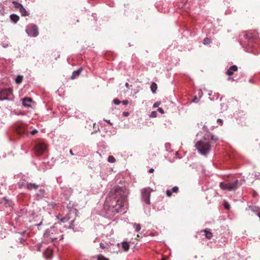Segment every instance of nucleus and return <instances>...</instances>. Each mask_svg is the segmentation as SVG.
Here are the masks:
<instances>
[{"label":"nucleus","instance_id":"obj_4","mask_svg":"<svg viewBox=\"0 0 260 260\" xmlns=\"http://www.w3.org/2000/svg\"><path fill=\"white\" fill-rule=\"evenodd\" d=\"M152 191V190L150 187L145 188L141 190L142 200L148 205L150 204V197Z\"/></svg>","mask_w":260,"mask_h":260},{"label":"nucleus","instance_id":"obj_32","mask_svg":"<svg viewBox=\"0 0 260 260\" xmlns=\"http://www.w3.org/2000/svg\"><path fill=\"white\" fill-rule=\"evenodd\" d=\"M224 206L225 208L227 209H229L230 207L229 204L227 202H224Z\"/></svg>","mask_w":260,"mask_h":260},{"label":"nucleus","instance_id":"obj_12","mask_svg":"<svg viewBox=\"0 0 260 260\" xmlns=\"http://www.w3.org/2000/svg\"><path fill=\"white\" fill-rule=\"evenodd\" d=\"M82 71V69L80 68L76 71H74L72 75L71 79H74L76 77L78 76Z\"/></svg>","mask_w":260,"mask_h":260},{"label":"nucleus","instance_id":"obj_11","mask_svg":"<svg viewBox=\"0 0 260 260\" xmlns=\"http://www.w3.org/2000/svg\"><path fill=\"white\" fill-rule=\"evenodd\" d=\"M32 102V99L30 98H24L22 99V105L26 107H30V103Z\"/></svg>","mask_w":260,"mask_h":260},{"label":"nucleus","instance_id":"obj_23","mask_svg":"<svg viewBox=\"0 0 260 260\" xmlns=\"http://www.w3.org/2000/svg\"><path fill=\"white\" fill-rule=\"evenodd\" d=\"M22 80H23V76H21V75H18V76H17V77H16V78L15 79V82L17 84H20V83L22 82Z\"/></svg>","mask_w":260,"mask_h":260},{"label":"nucleus","instance_id":"obj_9","mask_svg":"<svg viewBox=\"0 0 260 260\" xmlns=\"http://www.w3.org/2000/svg\"><path fill=\"white\" fill-rule=\"evenodd\" d=\"M179 190V188L177 186H174L171 189H168L166 191V194L167 197H171L173 193H177Z\"/></svg>","mask_w":260,"mask_h":260},{"label":"nucleus","instance_id":"obj_33","mask_svg":"<svg viewBox=\"0 0 260 260\" xmlns=\"http://www.w3.org/2000/svg\"><path fill=\"white\" fill-rule=\"evenodd\" d=\"M38 133V131L36 129H33L32 131H31L30 133L32 135H36V134H37Z\"/></svg>","mask_w":260,"mask_h":260},{"label":"nucleus","instance_id":"obj_28","mask_svg":"<svg viewBox=\"0 0 260 260\" xmlns=\"http://www.w3.org/2000/svg\"><path fill=\"white\" fill-rule=\"evenodd\" d=\"M97 260H109V259L106 258V257H105L102 255H99L98 256V259Z\"/></svg>","mask_w":260,"mask_h":260},{"label":"nucleus","instance_id":"obj_14","mask_svg":"<svg viewBox=\"0 0 260 260\" xmlns=\"http://www.w3.org/2000/svg\"><path fill=\"white\" fill-rule=\"evenodd\" d=\"M206 135H209V140L212 141L214 142H216L218 140V138L217 136L213 135L212 133H208Z\"/></svg>","mask_w":260,"mask_h":260},{"label":"nucleus","instance_id":"obj_36","mask_svg":"<svg viewBox=\"0 0 260 260\" xmlns=\"http://www.w3.org/2000/svg\"><path fill=\"white\" fill-rule=\"evenodd\" d=\"M217 122L218 123H219L220 125H222V120L221 119H218L217 120Z\"/></svg>","mask_w":260,"mask_h":260},{"label":"nucleus","instance_id":"obj_6","mask_svg":"<svg viewBox=\"0 0 260 260\" xmlns=\"http://www.w3.org/2000/svg\"><path fill=\"white\" fill-rule=\"evenodd\" d=\"M19 186L20 188L24 187L28 189V190H31L32 189L36 190L39 187V186L35 183L25 182L24 181L19 182Z\"/></svg>","mask_w":260,"mask_h":260},{"label":"nucleus","instance_id":"obj_30","mask_svg":"<svg viewBox=\"0 0 260 260\" xmlns=\"http://www.w3.org/2000/svg\"><path fill=\"white\" fill-rule=\"evenodd\" d=\"M68 220H69V218L64 217L60 218V221L61 222H63L64 223V222H67L68 221Z\"/></svg>","mask_w":260,"mask_h":260},{"label":"nucleus","instance_id":"obj_42","mask_svg":"<svg viewBox=\"0 0 260 260\" xmlns=\"http://www.w3.org/2000/svg\"><path fill=\"white\" fill-rule=\"evenodd\" d=\"M19 240H20V242L21 243H22H22L24 242V239L23 238H19Z\"/></svg>","mask_w":260,"mask_h":260},{"label":"nucleus","instance_id":"obj_24","mask_svg":"<svg viewBox=\"0 0 260 260\" xmlns=\"http://www.w3.org/2000/svg\"><path fill=\"white\" fill-rule=\"evenodd\" d=\"M134 226L135 228L136 232H139L141 229V226L140 224L134 223Z\"/></svg>","mask_w":260,"mask_h":260},{"label":"nucleus","instance_id":"obj_45","mask_svg":"<svg viewBox=\"0 0 260 260\" xmlns=\"http://www.w3.org/2000/svg\"><path fill=\"white\" fill-rule=\"evenodd\" d=\"M149 173H152L154 172V169L153 168H151L148 171Z\"/></svg>","mask_w":260,"mask_h":260},{"label":"nucleus","instance_id":"obj_2","mask_svg":"<svg viewBox=\"0 0 260 260\" xmlns=\"http://www.w3.org/2000/svg\"><path fill=\"white\" fill-rule=\"evenodd\" d=\"M198 152L202 155L207 156L211 150L209 142V135H205L203 139L198 141L195 144Z\"/></svg>","mask_w":260,"mask_h":260},{"label":"nucleus","instance_id":"obj_7","mask_svg":"<svg viewBox=\"0 0 260 260\" xmlns=\"http://www.w3.org/2000/svg\"><path fill=\"white\" fill-rule=\"evenodd\" d=\"M47 149V146L44 143H39L35 146V151L37 155L42 154Z\"/></svg>","mask_w":260,"mask_h":260},{"label":"nucleus","instance_id":"obj_5","mask_svg":"<svg viewBox=\"0 0 260 260\" xmlns=\"http://www.w3.org/2000/svg\"><path fill=\"white\" fill-rule=\"evenodd\" d=\"M26 32L30 37H36L39 35L38 28L36 25H29L26 28Z\"/></svg>","mask_w":260,"mask_h":260},{"label":"nucleus","instance_id":"obj_54","mask_svg":"<svg viewBox=\"0 0 260 260\" xmlns=\"http://www.w3.org/2000/svg\"><path fill=\"white\" fill-rule=\"evenodd\" d=\"M245 37L246 38H248V35H245Z\"/></svg>","mask_w":260,"mask_h":260},{"label":"nucleus","instance_id":"obj_15","mask_svg":"<svg viewBox=\"0 0 260 260\" xmlns=\"http://www.w3.org/2000/svg\"><path fill=\"white\" fill-rule=\"evenodd\" d=\"M208 95L209 96V99H210V100H214L215 99H217L219 96L218 93L216 94L215 93H214V94H213L212 91H209V92L208 93Z\"/></svg>","mask_w":260,"mask_h":260},{"label":"nucleus","instance_id":"obj_1","mask_svg":"<svg viewBox=\"0 0 260 260\" xmlns=\"http://www.w3.org/2000/svg\"><path fill=\"white\" fill-rule=\"evenodd\" d=\"M126 196L125 188L117 186L111 190L104 205L105 214L107 218H111L122 211L126 203Z\"/></svg>","mask_w":260,"mask_h":260},{"label":"nucleus","instance_id":"obj_41","mask_svg":"<svg viewBox=\"0 0 260 260\" xmlns=\"http://www.w3.org/2000/svg\"><path fill=\"white\" fill-rule=\"evenodd\" d=\"M128 115H129V112H124L123 113V115H124L125 116H127Z\"/></svg>","mask_w":260,"mask_h":260},{"label":"nucleus","instance_id":"obj_47","mask_svg":"<svg viewBox=\"0 0 260 260\" xmlns=\"http://www.w3.org/2000/svg\"><path fill=\"white\" fill-rule=\"evenodd\" d=\"M228 80H232V81H234V80H235L233 79V78L231 77H229V78H228Z\"/></svg>","mask_w":260,"mask_h":260},{"label":"nucleus","instance_id":"obj_16","mask_svg":"<svg viewBox=\"0 0 260 260\" xmlns=\"http://www.w3.org/2000/svg\"><path fill=\"white\" fill-rule=\"evenodd\" d=\"M122 248L125 251H127L129 249V245L127 242L123 241L121 243Z\"/></svg>","mask_w":260,"mask_h":260},{"label":"nucleus","instance_id":"obj_8","mask_svg":"<svg viewBox=\"0 0 260 260\" xmlns=\"http://www.w3.org/2000/svg\"><path fill=\"white\" fill-rule=\"evenodd\" d=\"M239 186V181L238 180H236L234 182L228 183V190H235Z\"/></svg>","mask_w":260,"mask_h":260},{"label":"nucleus","instance_id":"obj_52","mask_svg":"<svg viewBox=\"0 0 260 260\" xmlns=\"http://www.w3.org/2000/svg\"><path fill=\"white\" fill-rule=\"evenodd\" d=\"M40 191H41V192H43V193H44V192H45V191H44V189H41V190H40Z\"/></svg>","mask_w":260,"mask_h":260},{"label":"nucleus","instance_id":"obj_48","mask_svg":"<svg viewBox=\"0 0 260 260\" xmlns=\"http://www.w3.org/2000/svg\"><path fill=\"white\" fill-rule=\"evenodd\" d=\"M199 95H200V97L201 98L203 95V93L202 91H200L199 92Z\"/></svg>","mask_w":260,"mask_h":260},{"label":"nucleus","instance_id":"obj_51","mask_svg":"<svg viewBox=\"0 0 260 260\" xmlns=\"http://www.w3.org/2000/svg\"><path fill=\"white\" fill-rule=\"evenodd\" d=\"M70 154H71V155H74V153H73V151H72V150H71V149L70 150Z\"/></svg>","mask_w":260,"mask_h":260},{"label":"nucleus","instance_id":"obj_21","mask_svg":"<svg viewBox=\"0 0 260 260\" xmlns=\"http://www.w3.org/2000/svg\"><path fill=\"white\" fill-rule=\"evenodd\" d=\"M54 229V226H52L50 229L47 230L46 231L45 233H44V236H47L48 235H49L50 233L53 234Z\"/></svg>","mask_w":260,"mask_h":260},{"label":"nucleus","instance_id":"obj_20","mask_svg":"<svg viewBox=\"0 0 260 260\" xmlns=\"http://www.w3.org/2000/svg\"><path fill=\"white\" fill-rule=\"evenodd\" d=\"M12 3L14 4V6L16 9L20 10L23 7L21 4L15 1H13Z\"/></svg>","mask_w":260,"mask_h":260},{"label":"nucleus","instance_id":"obj_29","mask_svg":"<svg viewBox=\"0 0 260 260\" xmlns=\"http://www.w3.org/2000/svg\"><path fill=\"white\" fill-rule=\"evenodd\" d=\"M121 103V101L118 99H115L113 100V103L115 105H118Z\"/></svg>","mask_w":260,"mask_h":260},{"label":"nucleus","instance_id":"obj_18","mask_svg":"<svg viewBox=\"0 0 260 260\" xmlns=\"http://www.w3.org/2000/svg\"><path fill=\"white\" fill-rule=\"evenodd\" d=\"M150 88L152 93H155L157 88V84L155 82H152Z\"/></svg>","mask_w":260,"mask_h":260},{"label":"nucleus","instance_id":"obj_27","mask_svg":"<svg viewBox=\"0 0 260 260\" xmlns=\"http://www.w3.org/2000/svg\"><path fill=\"white\" fill-rule=\"evenodd\" d=\"M211 42L210 39L208 38H205L203 40V43L205 45H208Z\"/></svg>","mask_w":260,"mask_h":260},{"label":"nucleus","instance_id":"obj_37","mask_svg":"<svg viewBox=\"0 0 260 260\" xmlns=\"http://www.w3.org/2000/svg\"><path fill=\"white\" fill-rule=\"evenodd\" d=\"M2 45L3 47L6 48L8 46V44L7 43L3 42L2 43Z\"/></svg>","mask_w":260,"mask_h":260},{"label":"nucleus","instance_id":"obj_50","mask_svg":"<svg viewBox=\"0 0 260 260\" xmlns=\"http://www.w3.org/2000/svg\"><path fill=\"white\" fill-rule=\"evenodd\" d=\"M197 100V97H195L194 98V99L192 100V102H196Z\"/></svg>","mask_w":260,"mask_h":260},{"label":"nucleus","instance_id":"obj_25","mask_svg":"<svg viewBox=\"0 0 260 260\" xmlns=\"http://www.w3.org/2000/svg\"><path fill=\"white\" fill-rule=\"evenodd\" d=\"M108 161L109 162L113 163V162H115L116 159L113 156L110 155V156H109V157L108 158Z\"/></svg>","mask_w":260,"mask_h":260},{"label":"nucleus","instance_id":"obj_44","mask_svg":"<svg viewBox=\"0 0 260 260\" xmlns=\"http://www.w3.org/2000/svg\"><path fill=\"white\" fill-rule=\"evenodd\" d=\"M104 121H105L106 122H107V123H109L110 125H112V123H111L110 121V120H106L105 119Z\"/></svg>","mask_w":260,"mask_h":260},{"label":"nucleus","instance_id":"obj_26","mask_svg":"<svg viewBox=\"0 0 260 260\" xmlns=\"http://www.w3.org/2000/svg\"><path fill=\"white\" fill-rule=\"evenodd\" d=\"M47 205L50 208L53 209L57 205V204L54 202H48Z\"/></svg>","mask_w":260,"mask_h":260},{"label":"nucleus","instance_id":"obj_19","mask_svg":"<svg viewBox=\"0 0 260 260\" xmlns=\"http://www.w3.org/2000/svg\"><path fill=\"white\" fill-rule=\"evenodd\" d=\"M20 12L23 16H26L29 15V13L22 7L20 10Z\"/></svg>","mask_w":260,"mask_h":260},{"label":"nucleus","instance_id":"obj_22","mask_svg":"<svg viewBox=\"0 0 260 260\" xmlns=\"http://www.w3.org/2000/svg\"><path fill=\"white\" fill-rule=\"evenodd\" d=\"M219 186L223 190H228V183L225 184L223 182H220L219 184Z\"/></svg>","mask_w":260,"mask_h":260},{"label":"nucleus","instance_id":"obj_3","mask_svg":"<svg viewBox=\"0 0 260 260\" xmlns=\"http://www.w3.org/2000/svg\"><path fill=\"white\" fill-rule=\"evenodd\" d=\"M11 88H5L0 90V101L13 100L14 97Z\"/></svg>","mask_w":260,"mask_h":260},{"label":"nucleus","instance_id":"obj_46","mask_svg":"<svg viewBox=\"0 0 260 260\" xmlns=\"http://www.w3.org/2000/svg\"><path fill=\"white\" fill-rule=\"evenodd\" d=\"M125 86L128 88L129 89V85L128 84V83L126 82L125 84Z\"/></svg>","mask_w":260,"mask_h":260},{"label":"nucleus","instance_id":"obj_34","mask_svg":"<svg viewBox=\"0 0 260 260\" xmlns=\"http://www.w3.org/2000/svg\"><path fill=\"white\" fill-rule=\"evenodd\" d=\"M160 105V103L159 102H156L154 104L153 106V108H156V107H158Z\"/></svg>","mask_w":260,"mask_h":260},{"label":"nucleus","instance_id":"obj_53","mask_svg":"<svg viewBox=\"0 0 260 260\" xmlns=\"http://www.w3.org/2000/svg\"><path fill=\"white\" fill-rule=\"evenodd\" d=\"M42 222H41L40 223L37 224V225H38V226H40V225H41V224H42Z\"/></svg>","mask_w":260,"mask_h":260},{"label":"nucleus","instance_id":"obj_35","mask_svg":"<svg viewBox=\"0 0 260 260\" xmlns=\"http://www.w3.org/2000/svg\"><path fill=\"white\" fill-rule=\"evenodd\" d=\"M158 111L159 112H160L161 114H164V110L162 109V108H158V109H157Z\"/></svg>","mask_w":260,"mask_h":260},{"label":"nucleus","instance_id":"obj_17","mask_svg":"<svg viewBox=\"0 0 260 260\" xmlns=\"http://www.w3.org/2000/svg\"><path fill=\"white\" fill-rule=\"evenodd\" d=\"M205 235L208 239H210L212 237V234L209 230L206 229L204 230Z\"/></svg>","mask_w":260,"mask_h":260},{"label":"nucleus","instance_id":"obj_40","mask_svg":"<svg viewBox=\"0 0 260 260\" xmlns=\"http://www.w3.org/2000/svg\"><path fill=\"white\" fill-rule=\"evenodd\" d=\"M51 240V242H53L54 241H56L58 239V238L57 237H53V238H50Z\"/></svg>","mask_w":260,"mask_h":260},{"label":"nucleus","instance_id":"obj_39","mask_svg":"<svg viewBox=\"0 0 260 260\" xmlns=\"http://www.w3.org/2000/svg\"><path fill=\"white\" fill-rule=\"evenodd\" d=\"M249 208L251 209L253 211H255V209L256 208V207H253V206H249Z\"/></svg>","mask_w":260,"mask_h":260},{"label":"nucleus","instance_id":"obj_43","mask_svg":"<svg viewBox=\"0 0 260 260\" xmlns=\"http://www.w3.org/2000/svg\"><path fill=\"white\" fill-rule=\"evenodd\" d=\"M100 247L102 248H105V246H104V244L102 243H101L100 244Z\"/></svg>","mask_w":260,"mask_h":260},{"label":"nucleus","instance_id":"obj_49","mask_svg":"<svg viewBox=\"0 0 260 260\" xmlns=\"http://www.w3.org/2000/svg\"><path fill=\"white\" fill-rule=\"evenodd\" d=\"M63 235H61L60 236V238L59 239V240H61L62 239H63Z\"/></svg>","mask_w":260,"mask_h":260},{"label":"nucleus","instance_id":"obj_31","mask_svg":"<svg viewBox=\"0 0 260 260\" xmlns=\"http://www.w3.org/2000/svg\"><path fill=\"white\" fill-rule=\"evenodd\" d=\"M157 116V113L156 111H152L151 114H150V116L151 117H156Z\"/></svg>","mask_w":260,"mask_h":260},{"label":"nucleus","instance_id":"obj_10","mask_svg":"<svg viewBox=\"0 0 260 260\" xmlns=\"http://www.w3.org/2000/svg\"><path fill=\"white\" fill-rule=\"evenodd\" d=\"M238 70V68L236 65H233L228 70L226 71V74L229 76H231L233 75L234 72L237 71Z\"/></svg>","mask_w":260,"mask_h":260},{"label":"nucleus","instance_id":"obj_38","mask_svg":"<svg viewBox=\"0 0 260 260\" xmlns=\"http://www.w3.org/2000/svg\"><path fill=\"white\" fill-rule=\"evenodd\" d=\"M121 103L124 105H127L128 104V101L127 100H125V101H123L121 102Z\"/></svg>","mask_w":260,"mask_h":260},{"label":"nucleus","instance_id":"obj_13","mask_svg":"<svg viewBox=\"0 0 260 260\" xmlns=\"http://www.w3.org/2000/svg\"><path fill=\"white\" fill-rule=\"evenodd\" d=\"M10 19L12 22L16 23L19 19V17L15 14H12L10 16Z\"/></svg>","mask_w":260,"mask_h":260}]
</instances>
